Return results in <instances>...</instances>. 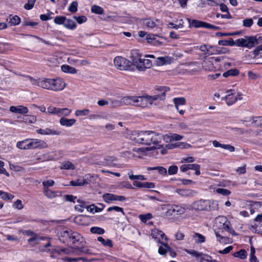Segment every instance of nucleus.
<instances>
[{"mask_svg": "<svg viewBox=\"0 0 262 262\" xmlns=\"http://www.w3.org/2000/svg\"><path fill=\"white\" fill-rule=\"evenodd\" d=\"M26 77L32 85L54 91H61L66 86L64 82L60 78H39L34 79L30 76H26Z\"/></svg>", "mask_w": 262, "mask_h": 262, "instance_id": "1", "label": "nucleus"}, {"mask_svg": "<svg viewBox=\"0 0 262 262\" xmlns=\"http://www.w3.org/2000/svg\"><path fill=\"white\" fill-rule=\"evenodd\" d=\"M16 146L20 149L47 148L48 145L43 140L36 139H27L17 142Z\"/></svg>", "mask_w": 262, "mask_h": 262, "instance_id": "2", "label": "nucleus"}, {"mask_svg": "<svg viewBox=\"0 0 262 262\" xmlns=\"http://www.w3.org/2000/svg\"><path fill=\"white\" fill-rule=\"evenodd\" d=\"M163 136L152 131H142V144L150 145L154 144L160 146Z\"/></svg>", "mask_w": 262, "mask_h": 262, "instance_id": "3", "label": "nucleus"}, {"mask_svg": "<svg viewBox=\"0 0 262 262\" xmlns=\"http://www.w3.org/2000/svg\"><path fill=\"white\" fill-rule=\"evenodd\" d=\"M235 46L237 47L251 48L258 43V40L256 36H246L244 38H241L234 41Z\"/></svg>", "mask_w": 262, "mask_h": 262, "instance_id": "4", "label": "nucleus"}, {"mask_svg": "<svg viewBox=\"0 0 262 262\" xmlns=\"http://www.w3.org/2000/svg\"><path fill=\"white\" fill-rule=\"evenodd\" d=\"M141 55L139 53L138 50H132L130 52V58L131 62L135 66L137 69L139 71H144L145 68L143 58H141Z\"/></svg>", "mask_w": 262, "mask_h": 262, "instance_id": "5", "label": "nucleus"}, {"mask_svg": "<svg viewBox=\"0 0 262 262\" xmlns=\"http://www.w3.org/2000/svg\"><path fill=\"white\" fill-rule=\"evenodd\" d=\"M165 215L170 216L176 215H181L185 213V208L181 205H167L166 206Z\"/></svg>", "mask_w": 262, "mask_h": 262, "instance_id": "6", "label": "nucleus"}, {"mask_svg": "<svg viewBox=\"0 0 262 262\" xmlns=\"http://www.w3.org/2000/svg\"><path fill=\"white\" fill-rule=\"evenodd\" d=\"M115 66L120 70H127L130 67L131 60L129 61L121 56L116 57L114 60Z\"/></svg>", "mask_w": 262, "mask_h": 262, "instance_id": "7", "label": "nucleus"}, {"mask_svg": "<svg viewBox=\"0 0 262 262\" xmlns=\"http://www.w3.org/2000/svg\"><path fill=\"white\" fill-rule=\"evenodd\" d=\"M102 197L104 201L107 203H110L112 201L124 202L126 200L123 195H118L109 193H104Z\"/></svg>", "mask_w": 262, "mask_h": 262, "instance_id": "8", "label": "nucleus"}, {"mask_svg": "<svg viewBox=\"0 0 262 262\" xmlns=\"http://www.w3.org/2000/svg\"><path fill=\"white\" fill-rule=\"evenodd\" d=\"M208 204V200L201 199L194 202L191 205V207L193 209L196 210L207 211Z\"/></svg>", "mask_w": 262, "mask_h": 262, "instance_id": "9", "label": "nucleus"}, {"mask_svg": "<svg viewBox=\"0 0 262 262\" xmlns=\"http://www.w3.org/2000/svg\"><path fill=\"white\" fill-rule=\"evenodd\" d=\"M148 101L147 95L136 96L135 106L141 107H147L149 105Z\"/></svg>", "mask_w": 262, "mask_h": 262, "instance_id": "10", "label": "nucleus"}, {"mask_svg": "<svg viewBox=\"0 0 262 262\" xmlns=\"http://www.w3.org/2000/svg\"><path fill=\"white\" fill-rule=\"evenodd\" d=\"M151 236L152 238L157 239L159 243L163 242L164 240L166 241L167 239L164 232L156 228L151 230Z\"/></svg>", "mask_w": 262, "mask_h": 262, "instance_id": "11", "label": "nucleus"}, {"mask_svg": "<svg viewBox=\"0 0 262 262\" xmlns=\"http://www.w3.org/2000/svg\"><path fill=\"white\" fill-rule=\"evenodd\" d=\"M72 230H64L60 231L59 236V240L63 243L69 244Z\"/></svg>", "mask_w": 262, "mask_h": 262, "instance_id": "12", "label": "nucleus"}, {"mask_svg": "<svg viewBox=\"0 0 262 262\" xmlns=\"http://www.w3.org/2000/svg\"><path fill=\"white\" fill-rule=\"evenodd\" d=\"M176 192L182 197H193L196 194V192L190 189H177Z\"/></svg>", "mask_w": 262, "mask_h": 262, "instance_id": "13", "label": "nucleus"}, {"mask_svg": "<svg viewBox=\"0 0 262 262\" xmlns=\"http://www.w3.org/2000/svg\"><path fill=\"white\" fill-rule=\"evenodd\" d=\"M234 90H230L227 91V95L222 98V100H225L226 101V103L228 105H231L234 103L236 101L235 96L233 95Z\"/></svg>", "mask_w": 262, "mask_h": 262, "instance_id": "14", "label": "nucleus"}, {"mask_svg": "<svg viewBox=\"0 0 262 262\" xmlns=\"http://www.w3.org/2000/svg\"><path fill=\"white\" fill-rule=\"evenodd\" d=\"M36 132L41 135H59L60 132L58 130H54L51 128H46L45 129H38L36 130Z\"/></svg>", "mask_w": 262, "mask_h": 262, "instance_id": "15", "label": "nucleus"}, {"mask_svg": "<svg viewBox=\"0 0 262 262\" xmlns=\"http://www.w3.org/2000/svg\"><path fill=\"white\" fill-rule=\"evenodd\" d=\"M142 131H133L130 135L129 138L131 140L137 143L142 144Z\"/></svg>", "mask_w": 262, "mask_h": 262, "instance_id": "16", "label": "nucleus"}, {"mask_svg": "<svg viewBox=\"0 0 262 262\" xmlns=\"http://www.w3.org/2000/svg\"><path fill=\"white\" fill-rule=\"evenodd\" d=\"M10 111L14 113L20 114H26L28 113V108L23 105H18L17 106H11L10 107Z\"/></svg>", "mask_w": 262, "mask_h": 262, "instance_id": "17", "label": "nucleus"}, {"mask_svg": "<svg viewBox=\"0 0 262 262\" xmlns=\"http://www.w3.org/2000/svg\"><path fill=\"white\" fill-rule=\"evenodd\" d=\"M166 142H171L173 141H179L182 139L183 137L177 134H169L162 137Z\"/></svg>", "mask_w": 262, "mask_h": 262, "instance_id": "18", "label": "nucleus"}, {"mask_svg": "<svg viewBox=\"0 0 262 262\" xmlns=\"http://www.w3.org/2000/svg\"><path fill=\"white\" fill-rule=\"evenodd\" d=\"M213 48V47L212 46H208L207 45H203L199 47V49L203 52H204V54L206 56H209L210 55H213L214 54V52L212 49Z\"/></svg>", "mask_w": 262, "mask_h": 262, "instance_id": "19", "label": "nucleus"}, {"mask_svg": "<svg viewBox=\"0 0 262 262\" xmlns=\"http://www.w3.org/2000/svg\"><path fill=\"white\" fill-rule=\"evenodd\" d=\"M83 237L80 234L72 230L69 243L72 244H76L78 242L81 243Z\"/></svg>", "mask_w": 262, "mask_h": 262, "instance_id": "20", "label": "nucleus"}, {"mask_svg": "<svg viewBox=\"0 0 262 262\" xmlns=\"http://www.w3.org/2000/svg\"><path fill=\"white\" fill-rule=\"evenodd\" d=\"M123 105H135L136 102V96H124L122 98Z\"/></svg>", "mask_w": 262, "mask_h": 262, "instance_id": "21", "label": "nucleus"}, {"mask_svg": "<svg viewBox=\"0 0 262 262\" xmlns=\"http://www.w3.org/2000/svg\"><path fill=\"white\" fill-rule=\"evenodd\" d=\"M133 185L139 188H154L155 184L152 182H140L138 181H134Z\"/></svg>", "mask_w": 262, "mask_h": 262, "instance_id": "22", "label": "nucleus"}, {"mask_svg": "<svg viewBox=\"0 0 262 262\" xmlns=\"http://www.w3.org/2000/svg\"><path fill=\"white\" fill-rule=\"evenodd\" d=\"M75 119H68L64 117H61L59 120V123L62 126L66 127H71L73 125L75 122Z\"/></svg>", "mask_w": 262, "mask_h": 262, "instance_id": "23", "label": "nucleus"}, {"mask_svg": "<svg viewBox=\"0 0 262 262\" xmlns=\"http://www.w3.org/2000/svg\"><path fill=\"white\" fill-rule=\"evenodd\" d=\"M213 145L215 147H221L225 149H227L231 152H233L235 150V148L233 146H232L229 144H223L220 143L216 140H214L212 141Z\"/></svg>", "mask_w": 262, "mask_h": 262, "instance_id": "24", "label": "nucleus"}, {"mask_svg": "<svg viewBox=\"0 0 262 262\" xmlns=\"http://www.w3.org/2000/svg\"><path fill=\"white\" fill-rule=\"evenodd\" d=\"M196 260L199 262H218L216 260L212 259L211 256L203 253H200Z\"/></svg>", "mask_w": 262, "mask_h": 262, "instance_id": "25", "label": "nucleus"}, {"mask_svg": "<svg viewBox=\"0 0 262 262\" xmlns=\"http://www.w3.org/2000/svg\"><path fill=\"white\" fill-rule=\"evenodd\" d=\"M222 222H223L222 225V228H223L224 230L227 231L230 233H233L234 232L233 229L231 227L230 225V222L227 221V219L226 217L222 216L220 218Z\"/></svg>", "mask_w": 262, "mask_h": 262, "instance_id": "26", "label": "nucleus"}, {"mask_svg": "<svg viewBox=\"0 0 262 262\" xmlns=\"http://www.w3.org/2000/svg\"><path fill=\"white\" fill-rule=\"evenodd\" d=\"M160 246L159 247L158 253L160 255L162 256H165L166 253L168 252L169 246L167 243L160 242Z\"/></svg>", "mask_w": 262, "mask_h": 262, "instance_id": "27", "label": "nucleus"}, {"mask_svg": "<svg viewBox=\"0 0 262 262\" xmlns=\"http://www.w3.org/2000/svg\"><path fill=\"white\" fill-rule=\"evenodd\" d=\"M249 121L254 127L262 126V116L252 117L250 118Z\"/></svg>", "mask_w": 262, "mask_h": 262, "instance_id": "28", "label": "nucleus"}, {"mask_svg": "<svg viewBox=\"0 0 262 262\" xmlns=\"http://www.w3.org/2000/svg\"><path fill=\"white\" fill-rule=\"evenodd\" d=\"M8 24L11 26H16L19 24L20 22V18L17 15L13 16L10 15L9 18L7 19Z\"/></svg>", "mask_w": 262, "mask_h": 262, "instance_id": "29", "label": "nucleus"}, {"mask_svg": "<svg viewBox=\"0 0 262 262\" xmlns=\"http://www.w3.org/2000/svg\"><path fill=\"white\" fill-rule=\"evenodd\" d=\"M172 60V58L165 56V57H159L157 58V63L158 66H162L164 64H169Z\"/></svg>", "mask_w": 262, "mask_h": 262, "instance_id": "30", "label": "nucleus"}, {"mask_svg": "<svg viewBox=\"0 0 262 262\" xmlns=\"http://www.w3.org/2000/svg\"><path fill=\"white\" fill-rule=\"evenodd\" d=\"M142 20L143 25L149 29H152L156 26V23L150 18H144Z\"/></svg>", "mask_w": 262, "mask_h": 262, "instance_id": "31", "label": "nucleus"}, {"mask_svg": "<svg viewBox=\"0 0 262 262\" xmlns=\"http://www.w3.org/2000/svg\"><path fill=\"white\" fill-rule=\"evenodd\" d=\"M165 95L164 94H158V95H155L154 96L147 95L148 100H149L148 101L149 104L151 105L154 101L158 100V99L163 100L165 99Z\"/></svg>", "mask_w": 262, "mask_h": 262, "instance_id": "32", "label": "nucleus"}, {"mask_svg": "<svg viewBox=\"0 0 262 262\" xmlns=\"http://www.w3.org/2000/svg\"><path fill=\"white\" fill-rule=\"evenodd\" d=\"M61 69L64 73L70 74H75L77 73V70L75 68L67 64L62 65L61 67Z\"/></svg>", "mask_w": 262, "mask_h": 262, "instance_id": "33", "label": "nucleus"}, {"mask_svg": "<svg viewBox=\"0 0 262 262\" xmlns=\"http://www.w3.org/2000/svg\"><path fill=\"white\" fill-rule=\"evenodd\" d=\"M98 241L100 242L102 245L105 247H112L113 246V242L110 239H105L101 236H99L97 238Z\"/></svg>", "mask_w": 262, "mask_h": 262, "instance_id": "34", "label": "nucleus"}, {"mask_svg": "<svg viewBox=\"0 0 262 262\" xmlns=\"http://www.w3.org/2000/svg\"><path fill=\"white\" fill-rule=\"evenodd\" d=\"M71 112L72 110L68 108H59L57 116L61 118L63 116H68Z\"/></svg>", "mask_w": 262, "mask_h": 262, "instance_id": "35", "label": "nucleus"}, {"mask_svg": "<svg viewBox=\"0 0 262 262\" xmlns=\"http://www.w3.org/2000/svg\"><path fill=\"white\" fill-rule=\"evenodd\" d=\"M192 238L196 243H203L205 242V237L199 233H195L192 235Z\"/></svg>", "mask_w": 262, "mask_h": 262, "instance_id": "36", "label": "nucleus"}, {"mask_svg": "<svg viewBox=\"0 0 262 262\" xmlns=\"http://www.w3.org/2000/svg\"><path fill=\"white\" fill-rule=\"evenodd\" d=\"M233 256L235 257H239L242 259H245L247 256V253L244 249H241L239 251L233 253Z\"/></svg>", "mask_w": 262, "mask_h": 262, "instance_id": "37", "label": "nucleus"}, {"mask_svg": "<svg viewBox=\"0 0 262 262\" xmlns=\"http://www.w3.org/2000/svg\"><path fill=\"white\" fill-rule=\"evenodd\" d=\"M147 170L148 171L157 170L158 171L159 173L161 174H162L164 176H165L167 174L166 169L162 166H156V167H147Z\"/></svg>", "mask_w": 262, "mask_h": 262, "instance_id": "38", "label": "nucleus"}, {"mask_svg": "<svg viewBox=\"0 0 262 262\" xmlns=\"http://www.w3.org/2000/svg\"><path fill=\"white\" fill-rule=\"evenodd\" d=\"M207 211L216 210L218 209L217 202L214 200H208Z\"/></svg>", "mask_w": 262, "mask_h": 262, "instance_id": "39", "label": "nucleus"}, {"mask_svg": "<svg viewBox=\"0 0 262 262\" xmlns=\"http://www.w3.org/2000/svg\"><path fill=\"white\" fill-rule=\"evenodd\" d=\"M206 23H207L204 22V21L193 19L192 20L191 25L192 27L196 28H206Z\"/></svg>", "mask_w": 262, "mask_h": 262, "instance_id": "40", "label": "nucleus"}, {"mask_svg": "<svg viewBox=\"0 0 262 262\" xmlns=\"http://www.w3.org/2000/svg\"><path fill=\"white\" fill-rule=\"evenodd\" d=\"M36 121V118L34 116L25 115L23 117L21 122L28 123H34Z\"/></svg>", "mask_w": 262, "mask_h": 262, "instance_id": "41", "label": "nucleus"}, {"mask_svg": "<svg viewBox=\"0 0 262 262\" xmlns=\"http://www.w3.org/2000/svg\"><path fill=\"white\" fill-rule=\"evenodd\" d=\"M88 184V182L85 179H78L75 181H71L70 185L73 186H83L85 184Z\"/></svg>", "mask_w": 262, "mask_h": 262, "instance_id": "42", "label": "nucleus"}, {"mask_svg": "<svg viewBox=\"0 0 262 262\" xmlns=\"http://www.w3.org/2000/svg\"><path fill=\"white\" fill-rule=\"evenodd\" d=\"M218 44L220 46H235L234 40L232 38H230L229 40H221L218 42Z\"/></svg>", "mask_w": 262, "mask_h": 262, "instance_id": "43", "label": "nucleus"}, {"mask_svg": "<svg viewBox=\"0 0 262 262\" xmlns=\"http://www.w3.org/2000/svg\"><path fill=\"white\" fill-rule=\"evenodd\" d=\"M239 74V71L236 69L229 70L223 73L224 77H228L229 76H235Z\"/></svg>", "mask_w": 262, "mask_h": 262, "instance_id": "44", "label": "nucleus"}, {"mask_svg": "<svg viewBox=\"0 0 262 262\" xmlns=\"http://www.w3.org/2000/svg\"><path fill=\"white\" fill-rule=\"evenodd\" d=\"M90 232L93 234L102 235L104 233L105 230L102 228L94 226L90 228Z\"/></svg>", "mask_w": 262, "mask_h": 262, "instance_id": "45", "label": "nucleus"}, {"mask_svg": "<svg viewBox=\"0 0 262 262\" xmlns=\"http://www.w3.org/2000/svg\"><path fill=\"white\" fill-rule=\"evenodd\" d=\"M64 26L68 29L73 30L76 28V25L72 20L66 18V20L64 21Z\"/></svg>", "mask_w": 262, "mask_h": 262, "instance_id": "46", "label": "nucleus"}, {"mask_svg": "<svg viewBox=\"0 0 262 262\" xmlns=\"http://www.w3.org/2000/svg\"><path fill=\"white\" fill-rule=\"evenodd\" d=\"M91 12L97 14H102L104 13V10L101 7L94 5L91 7Z\"/></svg>", "mask_w": 262, "mask_h": 262, "instance_id": "47", "label": "nucleus"}, {"mask_svg": "<svg viewBox=\"0 0 262 262\" xmlns=\"http://www.w3.org/2000/svg\"><path fill=\"white\" fill-rule=\"evenodd\" d=\"M173 102L177 110H178V105H184L186 103V100L183 97L175 98L173 99Z\"/></svg>", "mask_w": 262, "mask_h": 262, "instance_id": "48", "label": "nucleus"}, {"mask_svg": "<svg viewBox=\"0 0 262 262\" xmlns=\"http://www.w3.org/2000/svg\"><path fill=\"white\" fill-rule=\"evenodd\" d=\"M117 188L119 189L127 188L134 189L130 183L127 181H124L119 183L117 185Z\"/></svg>", "mask_w": 262, "mask_h": 262, "instance_id": "49", "label": "nucleus"}, {"mask_svg": "<svg viewBox=\"0 0 262 262\" xmlns=\"http://www.w3.org/2000/svg\"><path fill=\"white\" fill-rule=\"evenodd\" d=\"M139 217L143 223H145L148 220L152 218V215L150 213H148L145 214H140Z\"/></svg>", "mask_w": 262, "mask_h": 262, "instance_id": "50", "label": "nucleus"}, {"mask_svg": "<svg viewBox=\"0 0 262 262\" xmlns=\"http://www.w3.org/2000/svg\"><path fill=\"white\" fill-rule=\"evenodd\" d=\"M128 177L130 180H145L146 179L143 175H134L132 173V172H130L128 173Z\"/></svg>", "mask_w": 262, "mask_h": 262, "instance_id": "51", "label": "nucleus"}, {"mask_svg": "<svg viewBox=\"0 0 262 262\" xmlns=\"http://www.w3.org/2000/svg\"><path fill=\"white\" fill-rule=\"evenodd\" d=\"M123 105L122 102V98L121 100L111 99V107L112 108H116Z\"/></svg>", "mask_w": 262, "mask_h": 262, "instance_id": "52", "label": "nucleus"}, {"mask_svg": "<svg viewBox=\"0 0 262 262\" xmlns=\"http://www.w3.org/2000/svg\"><path fill=\"white\" fill-rule=\"evenodd\" d=\"M0 196L3 200H12L14 198V196L9 194L8 192H4L2 190H0Z\"/></svg>", "mask_w": 262, "mask_h": 262, "instance_id": "53", "label": "nucleus"}, {"mask_svg": "<svg viewBox=\"0 0 262 262\" xmlns=\"http://www.w3.org/2000/svg\"><path fill=\"white\" fill-rule=\"evenodd\" d=\"M90 111L89 109L78 110L76 111L75 115L76 116H84L89 114Z\"/></svg>", "mask_w": 262, "mask_h": 262, "instance_id": "54", "label": "nucleus"}, {"mask_svg": "<svg viewBox=\"0 0 262 262\" xmlns=\"http://www.w3.org/2000/svg\"><path fill=\"white\" fill-rule=\"evenodd\" d=\"M255 250L253 247L250 248V255L249 260L250 262H258V260L255 255Z\"/></svg>", "mask_w": 262, "mask_h": 262, "instance_id": "55", "label": "nucleus"}, {"mask_svg": "<svg viewBox=\"0 0 262 262\" xmlns=\"http://www.w3.org/2000/svg\"><path fill=\"white\" fill-rule=\"evenodd\" d=\"M66 20V17L64 16H56L54 19V22L57 25H63Z\"/></svg>", "mask_w": 262, "mask_h": 262, "instance_id": "56", "label": "nucleus"}, {"mask_svg": "<svg viewBox=\"0 0 262 262\" xmlns=\"http://www.w3.org/2000/svg\"><path fill=\"white\" fill-rule=\"evenodd\" d=\"M44 194L48 198L52 199L56 196V193L50 189H43Z\"/></svg>", "mask_w": 262, "mask_h": 262, "instance_id": "57", "label": "nucleus"}, {"mask_svg": "<svg viewBox=\"0 0 262 262\" xmlns=\"http://www.w3.org/2000/svg\"><path fill=\"white\" fill-rule=\"evenodd\" d=\"M78 3L76 1L73 2L69 6L68 10L72 13L77 11Z\"/></svg>", "mask_w": 262, "mask_h": 262, "instance_id": "58", "label": "nucleus"}, {"mask_svg": "<svg viewBox=\"0 0 262 262\" xmlns=\"http://www.w3.org/2000/svg\"><path fill=\"white\" fill-rule=\"evenodd\" d=\"M60 168L61 169H74L75 168V166L71 162L68 161L63 163L61 166Z\"/></svg>", "mask_w": 262, "mask_h": 262, "instance_id": "59", "label": "nucleus"}, {"mask_svg": "<svg viewBox=\"0 0 262 262\" xmlns=\"http://www.w3.org/2000/svg\"><path fill=\"white\" fill-rule=\"evenodd\" d=\"M59 107L50 106L47 108V113L49 114L56 115L58 114Z\"/></svg>", "mask_w": 262, "mask_h": 262, "instance_id": "60", "label": "nucleus"}, {"mask_svg": "<svg viewBox=\"0 0 262 262\" xmlns=\"http://www.w3.org/2000/svg\"><path fill=\"white\" fill-rule=\"evenodd\" d=\"M253 24V20L252 18H246L243 20V25L245 27L249 28Z\"/></svg>", "mask_w": 262, "mask_h": 262, "instance_id": "61", "label": "nucleus"}, {"mask_svg": "<svg viewBox=\"0 0 262 262\" xmlns=\"http://www.w3.org/2000/svg\"><path fill=\"white\" fill-rule=\"evenodd\" d=\"M107 211L110 212L114 210L117 212H121L123 215H125V213L123 211V209L118 206H112L107 208Z\"/></svg>", "mask_w": 262, "mask_h": 262, "instance_id": "62", "label": "nucleus"}, {"mask_svg": "<svg viewBox=\"0 0 262 262\" xmlns=\"http://www.w3.org/2000/svg\"><path fill=\"white\" fill-rule=\"evenodd\" d=\"M73 18L75 19L77 21V22L79 24L85 23L87 20V18L84 15H81L79 16H74Z\"/></svg>", "mask_w": 262, "mask_h": 262, "instance_id": "63", "label": "nucleus"}, {"mask_svg": "<svg viewBox=\"0 0 262 262\" xmlns=\"http://www.w3.org/2000/svg\"><path fill=\"white\" fill-rule=\"evenodd\" d=\"M216 191L217 193H218L219 194H221L225 196L228 195L231 193V192L230 190L226 189H224V188H217L216 190Z\"/></svg>", "mask_w": 262, "mask_h": 262, "instance_id": "64", "label": "nucleus"}]
</instances>
